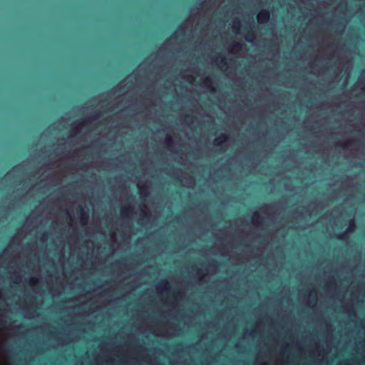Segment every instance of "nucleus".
Segmentation results:
<instances>
[{
	"mask_svg": "<svg viewBox=\"0 0 365 365\" xmlns=\"http://www.w3.org/2000/svg\"><path fill=\"white\" fill-rule=\"evenodd\" d=\"M269 17L270 13L267 9H262L259 12L257 16V20L260 24L267 23L269 21Z\"/></svg>",
	"mask_w": 365,
	"mask_h": 365,
	"instance_id": "nucleus-1",
	"label": "nucleus"
},
{
	"mask_svg": "<svg viewBox=\"0 0 365 365\" xmlns=\"http://www.w3.org/2000/svg\"><path fill=\"white\" fill-rule=\"evenodd\" d=\"M263 217L259 215L258 213L255 212L253 214L252 217V222L255 225H259L262 223Z\"/></svg>",
	"mask_w": 365,
	"mask_h": 365,
	"instance_id": "nucleus-2",
	"label": "nucleus"
},
{
	"mask_svg": "<svg viewBox=\"0 0 365 365\" xmlns=\"http://www.w3.org/2000/svg\"><path fill=\"white\" fill-rule=\"evenodd\" d=\"M216 63L217 64H220L221 65L222 68H224V67H227V61H226V58L224 56H222V55H219L216 60H215Z\"/></svg>",
	"mask_w": 365,
	"mask_h": 365,
	"instance_id": "nucleus-3",
	"label": "nucleus"
},
{
	"mask_svg": "<svg viewBox=\"0 0 365 365\" xmlns=\"http://www.w3.org/2000/svg\"><path fill=\"white\" fill-rule=\"evenodd\" d=\"M227 135L225 134H221L217 138L215 139V145H220L222 142L227 140Z\"/></svg>",
	"mask_w": 365,
	"mask_h": 365,
	"instance_id": "nucleus-4",
	"label": "nucleus"
},
{
	"mask_svg": "<svg viewBox=\"0 0 365 365\" xmlns=\"http://www.w3.org/2000/svg\"><path fill=\"white\" fill-rule=\"evenodd\" d=\"M245 38L248 42H252L253 41V39L255 38V34H254L253 31H247Z\"/></svg>",
	"mask_w": 365,
	"mask_h": 365,
	"instance_id": "nucleus-5",
	"label": "nucleus"
},
{
	"mask_svg": "<svg viewBox=\"0 0 365 365\" xmlns=\"http://www.w3.org/2000/svg\"><path fill=\"white\" fill-rule=\"evenodd\" d=\"M80 220L82 224H85L88 220V215L82 210L81 212Z\"/></svg>",
	"mask_w": 365,
	"mask_h": 365,
	"instance_id": "nucleus-6",
	"label": "nucleus"
},
{
	"mask_svg": "<svg viewBox=\"0 0 365 365\" xmlns=\"http://www.w3.org/2000/svg\"><path fill=\"white\" fill-rule=\"evenodd\" d=\"M131 211V207L130 206L125 207L121 210V214L123 216L128 215V213Z\"/></svg>",
	"mask_w": 365,
	"mask_h": 365,
	"instance_id": "nucleus-7",
	"label": "nucleus"
},
{
	"mask_svg": "<svg viewBox=\"0 0 365 365\" xmlns=\"http://www.w3.org/2000/svg\"><path fill=\"white\" fill-rule=\"evenodd\" d=\"M242 48V45L240 43H235L232 46V50L237 51Z\"/></svg>",
	"mask_w": 365,
	"mask_h": 365,
	"instance_id": "nucleus-8",
	"label": "nucleus"
},
{
	"mask_svg": "<svg viewBox=\"0 0 365 365\" xmlns=\"http://www.w3.org/2000/svg\"><path fill=\"white\" fill-rule=\"evenodd\" d=\"M185 120L187 123H192V120H193V117L192 115H186Z\"/></svg>",
	"mask_w": 365,
	"mask_h": 365,
	"instance_id": "nucleus-9",
	"label": "nucleus"
},
{
	"mask_svg": "<svg viewBox=\"0 0 365 365\" xmlns=\"http://www.w3.org/2000/svg\"><path fill=\"white\" fill-rule=\"evenodd\" d=\"M168 148H170L173 145V140L171 138H169L166 142Z\"/></svg>",
	"mask_w": 365,
	"mask_h": 365,
	"instance_id": "nucleus-10",
	"label": "nucleus"
},
{
	"mask_svg": "<svg viewBox=\"0 0 365 365\" xmlns=\"http://www.w3.org/2000/svg\"><path fill=\"white\" fill-rule=\"evenodd\" d=\"M346 236V232H342L339 235V239H344L345 237Z\"/></svg>",
	"mask_w": 365,
	"mask_h": 365,
	"instance_id": "nucleus-11",
	"label": "nucleus"
},
{
	"mask_svg": "<svg viewBox=\"0 0 365 365\" xmlns=\"http://www.w3.org/2000/svg\"><path fill=\"white\" fill-rule=\"evenodd\" d=\"M205 83H212V80H211L210 78L207 77V78L205 79Z\"/></svg>",
	"mask_w": 365,
	"mask_h": 365,
	"instance_id": "nucleus-12",
	"label": "nucleus"
},
{
	"mask_svg": "<svg viewBox=\"0 0 365 365\" xmlns=\"http://www.w3.org/2000/svg\"><path fill=\"white\" fill-rule=\"evenodd\" d=\"M36 282H37V281H36V279H31V283L32 284H36Z\"/></svg>",
	"mask_w": 365,
	"mask_h": 365,
	"instance_id": "nucleus-13",
	"label": "nucleus"
},
{
	"mask_svg": "<svg viewBox=\"0 0 365 365\" xmlns=\"http://www.w3.org/2000/svg\"><path fill=\"white\" fill-rule=\"evenodd\" d=\"M162 284H163V285H167V284H168V282H162Z\"/></svg>",
	"mask_w": 365,
	"mask_h": 365,
	"instance_id": "nucleus-14",
	"label": "nucleus"
},
{
	"mask_svg": "<svg viewBox=\"0 0 365 365\" xmlns=\"http://www.w3.org/2000/svg\"><path fill=\"white\" fill-rule=\"evenodd\" d=\"M232 28H233V30H234V31H235V30L237 29V27H236V26H235V25H234Z\"/></svg>",
	"mask_w": 365,
	"mask_h": 365,
	"instance_id": "nucleus-15",
	"label": "nucleus"
},
{
	"mask_svg": "<svg viewBox=\"0 0 365 365\" xmlns=\"http://www.w3.org/2000/svg\"><path fill=\"white\" fill-rule=\"evenodd\" d=\"M73 129H75L76 131H78V129L77 128H73Z\"/></svg>",
	"mask_w": 365,
	"mask_h": 365,
	"instance_id": "nucleus-16",
	"label": "nucleus"
},
{
	"mask_svg": "<svg viewBox=\"0 0 365 365\" xmlns=\"http://www.w3.org/2000/svg\"><path fill=\"white\" fill-rule=\"evenodd\" d=\"M98 118V116H97V115L93 117L94 119H97Z\"/></svg>",
	"mask_w": 365,
	"mask_h": 365,
	"instance_id": "nucleus-17",
	"label": "nucleus"
},
{
	"mask_svg": "<svg viewBox=\"0 0 365 365\" xmlns=\"http://www.w3.org/2000/svg\"><path fill=\"white\" fill-rule=\"evenodd\" d=\"M158 287H159V288H163V287L161 286V284H160Z\"/></svg>",
	"mask_w": 365,
	"mask_h": 365,
	"instance_id": "nucleus-18",
	"label": "nucleus"
},
{
	"mask_svg": "<svg viewBox=\"0 0 365 365\" xmlns=\"http://www.w3.org/2000/svg\"><path fill=\"white\" fill-rule=\"evenodd\" d=\"M364 88H365V81H364Z\"/></svg>",
	"mask_w": 365,
	"mask_h": 365,
	"instance_id": "nucleus-19",
	"label": "nucleus"
}]
</instances>
